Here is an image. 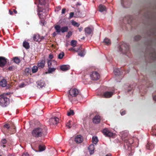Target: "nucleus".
Listing matches in <instances>:
<instances>
[{
  "label": "nucleus",
  "instance_id": "1",
  "mask_svg": "<svg viewBox=\"0 0 156 156\" xmlns=\"http://www.w3.org/2000/svg\"><path fill=\"white\" fill-rule=\"evenodd\" d=\"M48 0H39V5L37 6L38 15L40 19H43L47 16L46 10L48 8Z\"/></svg>",
  "mask_w": 156,
  "mask_h": 156
},
{
  "label": "nucleus",
  "instance_id": "2",
  "mask_svg": "<svg viewBox=\"0 0 156 156\" xmlns=\"http://www.w3.org/2000/svg\"><path fill=\"white\" fill-rule=\"evenodd\" d=\"M48 129L44 125H41L34 128L32 132L33 136L36 138L44 136L47 134Z\"/></svg>",
  "mask_w": 156,
  "mask_h": 156
},
{
  "label": "nucleus",
  "instance_id": "3",
  "mask_svg": "<svg viewBox=\"0 0 156 156\" xmlns=\"http://www.w3.org/2000/svg\"><path fill=\"white\" fill-rule=\"evenodd\" d=\"M124 141L125 142L124 144V146L126 149L127 147L126 152V156H129L133 155L134 151L132 148L131 145L133 143V140L132 139L128 140V138H126L124 140Z\"/></svg>",
  "mask_w": 156,
  "mask_h": 156
},
{
  "label": "nucleus",
  "instance_id": "4",
  "mask_svg": "<svg viewBox=\"0 0 156 156\" xmlns=\"http://www.w3.org/2000/svg\"><path fill=\"white\" fill-rule=\"evenodd\" d=\"M2 130L4 134H13L16 132V127L13 124L6 123L3 126Z\"/></svg>",
  "mask_w": 156,
  "mask_h": 156
},
{
  "label": "nucleus",
  "instance_id": "5",
  "mask_svg": "<svg viewBox=\"0 0 156 156\" xmlns=\"http://www.w3.org/2000/svg\"><path fill=\"white\" fill-rule=\"evenodd\" d=\"M0 97V105L2 107L6 106L9 103V99L4 94Z\"/></svg>",
  "mask_w": 156,
  "mask_h": 156
},
{
  "label": "nucleus",
  "instance_id": "6",
  "mask_svg": "<svg viewBox=\"0 0 156 156\" xmlns=\"http://www.w3.org/2000/svg\"><path fill=\"white\" fill-rule=\"evenodd\" d=\"M119 50L124 53L127 54L129 52V45L126 43L122 42L120 45L119 48Z\"/></svg>",
  "mask_w": 156,
  "mask_h": 156
},
{
  "label": "nucleus",
  "instance_id": "7",
  "mask_svg": "<svg viewBox=\"0 0 156 156\" xmlns=\"http://www.w3.org/2000/svg\"><path fill=\"white\" fill-rule=\"evenodd\" d=\"M54 28L57 34H59L61 32L62 33L67 32L69 30L68 27L67 26H64L61 27L59 25H55Z\"/></svg>",
  "mask_w": 156,
  "mask_h": 156
},
{
  "label": "nucleus",
  "instance_id": "8",
  "mask_svg": "<svg viewBox=\"0 0 156 156\" xmlns=\"http://www.w3.org/2000/svg\"><path fill=\"white\" fill-rule=\"evenodd\" d=\"M69 95H68V97L70 100L71 97H75L77 95H80L78 90L76 88L70 89L69 90Z\"/></svg>",
  "mask_w": 156,
  "mask_h": 156
},
{
  "label": "nucleus",
  "instance_id": "9",
  "mask_svg": "<svg viewBox=\"0 0 156 156\" xmlns=\"http://www.w3.org/2000/svg\"><path fill=\"white\" fill-rule=\"evenodd\" d=\"M44 37L40 36L39 34H35L33 35V40L37 42H40L42 40L44 39Z\"/></svg>",
  "mask_w": 156,
  "mask_h": 156
},
{
  "label": "nucleus",
  "instance_id": "10",
  "mask_svg": "<svg viewBox=\"0 0 156 156\" xmlns=\"http://www.w3.org/2000/svg\"><path fill=\"white\" fill-rule=\"evenodd\" d=\"M91 79L93 80H96L99 79L100 75L97 72H93L90 75Z\"/></svg>",
  "mask_w": 156,
  "mask_h": 156
},
{
  "label": "nucleus",
  "instance_id": "11",
  "mask_svg": "<svg viewBox=\"0 0 156 156\" xmlns=\"http://www.w3.org/2000/svg\"><path fill=\"white\" fill-rule=\"evenodd\" d=\"M8 59L5 58L0 56V67H3L5 66L7 62Z\"/></svg>",
  "mask_w": 156,
  "mask_h": 156
},
{
  "label": "nucleus",
  "instance_id": "12",
  "mask_svg": "<svg viewBox=\"0 0 156 156\" xmlns=\"http://www.w3.org/2000/svg\"><path fill=\"white\" fill-rule=\"evenodd\" d=\"M48 67H56L57 66V62L54 60H48Z\"/></svg>",
  "mask_w": 156,
  "mask_h": 156
},
{
  "label": "nucleus",
  "instance_id": "13",
  "mask_svg": "<svg viewBox=\"0 0 156 156\" xmlns=\"http://www.w3.org/2000/svg\"><path fill=\"white\" fill-rule=\"evenodd\" d=\"M102 133L106 136H113V133L109 131L107 128H105L102 130Z\"/></svg>",
  "mask_w": 156,
  "mask_h": 156
},
{
  "label": "nucleus",
  "instance_id": "14",
  "mask_svg": "<svg viewBox=\"0 0 156 156\" xmlns=\"http://www.w3.org/2000/svg\"><path fill=\"white\" fill-rule=\"evenodd\" d=\"M59 119L56 117L52 118L50 119L49 122L51 124L56 125L59 122Z\"/></svg>",
  "mask_w": 156,
  "mask_h": 156
},
{
  "label": "nucleus",
  "instance_id": "15",
  "mask_svg": "<svg viewBox=\"0 0 156 156\" xmlns=\"http://www.w3.org/2000/svg\"><path fill=\"white\" fill-rule=\"evenodd\" d=\"M83 140V138L81 135L76 136L75 138V141L77 144H80Z\"/></svg>",
  "mask_w": 156,
  "mask_h": 156
},
{
  "label": "nucleus",
  "instance_id": "16",
  "mask_svg": "<svg viewBox=\"0 0 156 156\" xmlns=\"http://www.w3.org/2000/svg\"><path fill=\"white\" fill-rule=\"evenodd\" d=\"M113 94V92L106 91L103 93V97L108 98L111 97Z\"/></svg>",
  "mask_w": 156,
  "mask_h": 156
},
{
  "label": "nucleus",
  "instance_id": "17",
  "mask_svg": "<svg viewBox=\"0 0 156 156\" xmlns=\"http://www.w3.org/2000/svg\"><path fill=\"white\" fill-rule=\"evenodd\" d=\"M93 122L96 124L100 123L101 121V117L99 115H96L93 119Z\"/></svg>",
  "mask_w": 156,
  "mask_h": 156
},
{
  "label": "nucleus",
  "instance_id": "18",
  "mask_svg": "<svg viewBox=\"0 0 156 156\" xmlns=\"http://www.w3.org/2000/svg\"><path fill=\"white\" fill-rule=\"evenodd\" d=\"M38 87H39L40 88H42L43 87H45L46 86L44 80H40L37 82Z\"/></svg>",
  "mask_w": 156,
  "mask_h": 156
},
{
  "label": "nucleus",
  "instance_id": "19",
  "mask_svg": "<svg viewBox=\"0 0 156 156\" xmlns=\"http://www.w3.org/2000/svg\"><path fill=\"white\" fill-rule=\"evenodd\" d=\"M84 31L86 35H89L93 32V30L90 27H87L85 29Z\"/></svg>",
  "mask_w": 156,
  "mask_h": 156
},
{
  "label": "nucleus",
  "instance_id": "20",
  "mask_svg": "<svg viewBox=\"0 0 156 156\" xmlns=\"http://www.w3.org/2000/svg\"><path fill=\"white\" fill-rule=\"evenodd\" d=\"M60 69L61 70L65 71L70 69V66L69 65H63L60 66Z\"/></svg>",
  "mask_w": 156,
  "mask_h": 156
},
{
  "label": "nucleus",
  "instance_id": "21",
  "mask_svg": "<svg viewBox=\"0 0 156 156\" xmlns=\"http://www.w3.org/2000/svg\"><path fill=\"white\" fill-rule=\"evenodd\" d=\"M154 147V145L153 143L148 142L146 145V148L147 149L151 150Z\"/></svg>",
  "mask_w": 156,
  "mask_h": 156
},
{
  "label": "nucleus",
  "instance_id": "22",
  "mask_svg": "<svg viewBox=\"0 0 156 156\" xmlns=\"http://www.w3.org/2000/svg\"><path fill=\"white\" fill-rule=\"evenodd\" d=\"M45 64V60H42L38 63L37 64L38 67L40 68H42L44 66Z\"/></svg>",
  "mask_w": 156,
  "mask_h": 156
},
{
  "label": "nucleus",
  "instance_id": "23",
  "mask_svg": "<svg viewBox=\"0 0 156 156\" xmlns=\"http://www.w3.org/2000/svg\"><path fill=\"white\" fill-rule=\"evenodd\" d=\"M88 150L90 154H93L94 152V147L93 144L90 145L88 147Z\"/></svg>",
  "mask_w": 156,
  "mask_h": 156
},
{
  "label": "nucleus",
  "instance_id": "24",
  "mask_svg": "<svg viewBox=\"0 0 156 156\" xmlns=\"http://www.w3.org/2000/svg\"><path fill=\"white\" fill-rule=\"evenodd\" d=\"M7 85V81L5 79H3L0 81V85L2 87H5Z\"/></svg>",
  "mask_w": 156,
  "mask_h": 156
},
{
  "label": "nucleus",
  "instance_id": "25",
  "mask_svg": "<svg viewBox=\"0 0 156 156\" xmlns=\"http://www.w3.org/2000/svg\"><path fill=\"white\" fill-rule=\"evenodd\" d=\"M99 11L101 12H102L104 11H106V7L102 5L101 4L99 5Z\"/></svg>",
  "mask_w": 156,
  "mask_h": 156
},
{
  "label": "nucleus",
  "instance_id": "26",
  "mask_svg": "<svg viewBox=\"0 0 156 156\" xmlns=\"http://www.w3.org/2000/svg\"><path fill=\"white\" fill-rule=\"evenodd\" d=\"M23 46L26 49H29L30 48L29 44L26 41H24L23 43Z\"/></svg>",
  "mask_w": 156,
  "mask_h": 156
},
{
  "label": "nucleus",
  "instance_id": "27",
  "mask_svg": "<svg viewBox=\"0 0 156 156\" xmlns=\"http://www.w3.org/2000/svg\"><path fill=\"white\" fill-rule=\"evenodd\" d=\"M25 74L27 75H28L29 74H31V70L29 68H26L25 69Z\"/></svg>",
  "mask_w": 156,
  "mask_h": 156
},
{
  "label": "nucleus",
  "instance_id": "28",
  "mask_svg": "<svg viewBox=\"0 0 156 156\" xmlns=\"http://www.w3.org/2000/svg\"><path fill=\"white\" fill-rule=\"evenodd\" d=\"M104 42L105 44L107 45H109L111 44L110 40L108 38H105L104 41Z\"/></svg>",
  "mask_w": 156,
  "mask_h": 156
},
{
  "label": "nucleus",
  "instance_id": "29",
  "mask_svg": "<svg viewBox=\"0 0 156 156\" xmlns=\"http://www.w3.org/2000/svg\"><path fill=\"white\" fill-rule=\"evenodd\" d=\"M93 143L96 144L98 141V137L97 136H93L92 138Z\"/></svg>",
  "mask_w": 156,
  "mask_h": 156
},
{
  "label": "nucleus",
  "instance_id": "30",
  "mask_svg": "<svg viewBox=\"0 0 156 156\" xmlns=\"http://www.w3.org/2000/svg\"><path fill=\"white\" fill-rule=\"evenodd\" d=\"M55 67H48V72L49 73H51L53 72H54L56 70V68Z\"/></svg>",
  "mask_w": 156,
  "mask_h": 156
},
{
  "label": "nucleus",
  "instance_id": "31",
  "mask_svg": "<svg viewBox=\"0 0 156 156\" xmlns=\"http://www.w3.org/2000/svg\"><path fill=\"white\" fill-rule=\"evenodd\" d=\"M114 72L116 76H118L120 74V72L119 68H117L114 69Z\"/></svg>",
  "mask_w": 156,
  "mask_h": 156
},
{
  "label": "nucleus",
  "instance_id": "32",
  "mask_svg": "<svg viewBox=\"0 0 156 156\" xmlns=\"http://www.w3.org/2000/svg\"><path fill=\"white\" fill-rule=\"evenodd\" d=\"M7 142V140L5 139H3L1 140V145L4 148L5 147V145L4 144H6Z\"/></svg>",
  "mask_w": 156,
  "mask_h": 156
},
{
  "label": "nucleus",
  "instance_id": "33",
  "mask_svg": "<svg viewBox=\"0 0 156 156\" xmlns=\"http://www.w3.org/2000/svg\"><path fill=\"white\" fill-rule=\"evenodd\" d=\"M45 146L44 145H40L39 146V149L40 151H43L45 150Z\"/></svg>",
  "mask_w": 156,
  "mask_h": 156
},
{
  "label": "nucleus",
  "instance_id": "34",
  "mask_svg": "<svg viewBox=\"0 0 156 156\" xmlns=\"http://www.w3.org/2000/svg\"><path fill=\"white\" fill-rule=\"evenodd\" d=\"M78 55L81 57H83L84 56L85 54L84 53V51L83 50H81L80 51H79V48L78 49Z\"/></svg>",
  "mask_w": 156,
  "mask_h": 156
},
{
  "label": "nucleus",
  "instance_id": "35",
  "mask_svg": "<svg viewBox=\"0 0 156 156\" xmlns=\"http://www.w3.org/2000/svg\"><path fill=\"white\" fill-rule=\"evenodd\" d=\"M71 45L73 47H75L77 44V41L75 40H72L71 41Z\"/></svg>",
  "mask_w": 156,
  "mask_h": 156
},
{
  "label": "nucleus",
  "instance_id": "36",
  "mask_svg": "<svg viewBox=\"0 0 156 156\" xmlns=\"http://www.w3.org/2000/svg\"><path fill=\"white\" fill-rule=\"evenodd\" d=\"M74 114V113L73 110L70 109L69 110V111H68L67 112V115L69 116L71 115H73Z\"/></svg>",
  "mask_w": 156,
  "mask_h": 156
},
{
  "label": "nucleus",
  "instance_id": "37",
  "mask_svg": "<svg viewBox=\"0 0 156 156\" xmlns=\"http://www.w3.org/2000/svg\"><path fill=\"white\" fill-rule=\"evenodd\" d=\"M64 55V54L63 52H62L59 53L58 56V58L59 59H62Z\"/></svg>",
  "mask_w": 156,
  "mask_h": 156
},
{
  "label": "nucleus",
  "instance_id": "38",
  "mask_svg": "<svg viewBox=\"0 0 156 156\" xmlns=\"http://www.w3.org/2000/svg\"><path fill=\"white\" fill-rule=\"evenodd\" d=\"M13 60L14 62H15V63L16 64H18L20 63V59L17 57H15L14 58H13Z\"/></svg>",
  "mask_w": 156,
  "mask_h": 156
},
{
  "label": "nucleus",
  "instance_id": "39",
  "mask_svg": "<svg viewBox=\"0 0 156 156\" xmlns=\"http://www.w3.org/2000/svg\"><path fill=\"white\" fill-rule=\"evenodd\" d=\"M72 121L70 120H69L66 124V127H67L69 129L71 127V123L72 122Z\"/></svg>",
  "mask_w": 156,
  "mask_h": 156
},
{
  "label": "nucleus",
  "instance_id": "40",
  "mask_svg": "<svg viewBox=\"0 0 156 156\" xmlns=\"http://www.w3.org/2000/svg\"><path fill=\"white\" fill-rule=\"evenodd\" d=\"M152 134L156 136V128L155 127H153L152 129Z\"/></svg>",
  "mask_w": 156,
  "mask_h": 156
},
{
  "label": "nucleus",
  "instance_id": "41",
  "mask_svg": "<svg viewBox=\"0 0 156 156\" xmlns=\"http://www.w3.org/2000/svg\"><path fill=\"white\" fill-rule=\"evenodd\" d=\"M151 57L153 60H155L156 59V53L154 51L151 55Z\"/></svg>",
  "mask_w": 156,
  "mask_h": 156
},
{
  "label": "nucleus",
  "instance_id": "42",
  "mask_svg": "<svg viewBox=\"0 0 156 156\" xmlns=\"http://www.w3.org/2000/svg\"><path fill=\"white\" fill-rule=\"evenodd\" d=\"M38 70V68L37 66H33L32 68V72L33 73H36Z\"/></svg>",
  "mask_w": 156,
  "mask_h": 156
},
{
  "label": "nucleus",
  "instance_id": "43",
  "mask_svg": "<svg viewBox=\"0 0 156 156\" xmlns=\"http://www.w3.org/2000/svg\"><path fill=\"white\" fill-rule=\"evenodd\" d=\"M72 34V32L71 31H69L68 32L67 34L66 35V37L68 38H69Z\"/></svg>",
  "mask_w": 156,
  "mask_h": 156
},
{
  "label": "nucleus",
  "instance_id": "44",
  "mask_svg": "<svg viewBox=\"0 0 156 156\" xmlns=\"http://www.w3.org/2000/svg\"><path fill=\"white\" fill-rule=\"evenodd\" d=\"M80 16L81 14L80 12L79 11H78L76 12L75 14V16H74V17L77 18L80 17Z\"/></svg>",
  "mask_w": 156,
  "mask_h": 156
},
{
  "label": "nucleus",
  "instance_id": "45",
  "mask_svg": "<svg viewBox=\"0 0 156 156\" xmlns=\"http://www.w3.org/2000/svg\"><path fill=\"white\" fill-rule=\"evenodd\" d=\"M72 23L73 25L77 27H79L80 25L78 23L75 21H73Z\"/></svg>",
  "mask_w": 156,
  "mask_h": 156
},
{
  "label": "nucleus",
  "instance_id": "46",
  "mask_svg": "<svg viewBox=\"0 0 156 156\" xmlns=\"http://www.w3.org/2000/svg\"><path fill=\"white\" fill-rule=\"evenodd\" d=\"M141 38V37L140 35H137L134 37V39L136 41H138L140 40Z\"/></svg>",
  "mask_w": 156,
  "mask_h": 156
},
{
  "label": "nucleus",
  "instance_id": "47",
  "mask_svg": "<svg viewBox=\"0 0 156 156\" xmlns=\"http://www.w3.org/2000/svg\"><path fill=\"white\" fill-rule=\"evenodd\" d=\"M120 113L122 115H123L126 114V111L125 110H121L120 111Z\"/></svg>",
  "mask_w": 156,
  "mask_h": 156
},
{
  "label": "nucleus",
  "instance_id": "48",
  "mask_svg": "<svg viewBox=\"0 0 156 156\" xmlns=\"http://www.w3.org/2000/svg\"><path fill=\"white\" fill-rule=\"evenodd\" d=\"M74 15V13L73 12H71L69 14V18H71L73 17Z\"/></svg>",
  "mask_w": 156,
  "mask_h": 156
},
{
  "label": "nucleus",
  "instance_id": "49",
  "mask_svg": "<svg viewBox=\"0 0 156 156\" xmlns=\"http://www.w3.org/2000/svg\"><path fill=\"white\" fill-rule=\"evenodd\" d=\"M69 51H75L76 52H78V50H75V48H70L69 49Z\"/></svg>",
  "mask_w": 156,
  "mask_h": 156
},
{
  "label": "nucleus",
  "instance_id": "50",
  "mask_svg": "<svg viewBox=\"0 0 156 156\" xmlns=\"http://www.w3.org/2000/svg\"><path fill=\"white\" fill-rule=\"evenodd\" d=\"M54 58L53 55L52 54H50L48 56V58L50 59H52Z\"/></svg>",
  "mask_w": 156,
  "mask_h": 156
},
{
  "label": "nucleus",
  "instance_id": "51",
  "mask_svg": "<svg viewBox=\"0 0 156 156\" xmlns=\"http://www.w3.org/2000/svg\"><path fill=\"white\" fill-rule=\"evenodd\" d=\"M25 86V84L24 83H21L19 85V87H20V88H22V87H24Z\"/></svg>",
  "mask_w": 156,
  "mask_h": 156
},
{
  "label": "nucleus",
  "instance_id": "52",
  "mask_svg": "<svg viewBox=\"0 0 156 156\" xmlns=\"http://www.w3.org/2000/svg\"><path fill=\"white\" fill-rule=\"evenodd\" d=\"M124 1V0H121V4L123 7H126L125 5V3Z\"/></svg>",
  "mask_w": 156,
  "mask_h": 156
},
{
  "label": "nucleus",
  "instance_id": "53",
  "mask_svg": "<svg viewBox=\"0 0 156 156\" xmlns=\"http://www.w3.org/2000/svg\"><path fill=\"white\" fill-rule=\"evenodd\" d=\"M66 9L65 8H63L62 10V14H64L65 13Z\"/></svg>",
  "mask_w": 156,
  "mask_h": 156
},
{
  "label": "nucleus",
  "instance_id": "54",
  "mask_svg": "<svg viewBox=\"0 0 156 156\" xmlns=\"http://www.w3.org/2000/svg\"><path fill=\"white\" fill-rule=\"evenodd\" d=\"M22 156H29V155L27 153H24Z\"/></svg>",
  "mask_w": 156,
  "mask_h": 156
},
{
  "label": "nucleus",
  "instance_id": "55",
  "mask_svg": "<svg viewBox=\"0 0 156 156\" xmlns=\"http://www.w3.org/2000/svg\"><path fill=\"white\" fill-rule=\"evenodd\" d=\"M78 29H79V31L80 32L83 30V27H80Z\"/></svg>",
  "mask_w": 156,
  "mask_h": 156
},
{
  "label": "nucleus",
  "instance_id": "56",
  "mask_svg": "<svg viewBox=\"0 0 156 156\" xmlns=\"http://www.w3.org/2000/svg\"><path fill=\"white\" fill-rule=\"evenodd\" d=\"M9 13L11 15H13V12L11 11L10 10H9Z\"/></svg>",
  "mask_w": 156,
  "mask_h": 156
},
{
  "label": "nucleus",
  "instance_id": "57",
  "mask_svg": "<svg viewBox=\"0 0 156 156\" xmlns=\"http://www.w3.org/2000/svg\"><path fill=\"white\" fill-rule=\"evenodd\" d=\"M126 134H126H126H124V135H123V136H122V139L124 141V140L125 139H126V138H125V139H123V137H124V138H125V137H124V136H125V135H126Z\"/></svg>",
  "mask_w": 156,
  "mask_h": 156
},
{
  "label": "nucleus",
  "instance_id": "58",
  "mask_svg": "<svg viewBox=\"0 0 156 156\" xmlns=\"http://www.w3.org/2000/svg\"><path fill=\"white\" fill-rule=\"evenodd\" d=\"M126 134H126H126H124V135H123V136H122V139L124 141V140L125 139H126V138H125V139H123V137H124V138H125V137H124V136H125V135H126Z\"/></svg>",
  "mask_w": 156,
  "mask_h": 156
},
{
  "label": "nucleus",
  "instance_id": "59",
  "mask_svg": "<svg viewBox=\"0 0 156 156\" xmlns=\"http://www.w3.org/2000/svg\"><path fill=\"white\" fill-rule=\"evenodd\" d=\"M12 67H11H11H9L8 68V69L9 70H12Z\"/></svg>",
  "mask_w": 156,
  "mask_h": 156
},
{
  "label": "nucleus",
  "instance_id": "60",
  "mask_svg": "<svg viewBox=\"0 0 156 156\" xmlns=\"http://www.w3.org/2000/svg\"><path fill=\"white\" fill-rule=\"evenodd\" d=\"M153 99L154 100L156 101V95L153 97Z\"/></svg>",
  "mask_w": 156,
  "mask_h": 156
},
{
  "label": "nucleus",
  "instance_id": "61",
  "mask_svg": "<svg viewBox=\"0 0 156 156\" xmlns=\"http://www.w3.org/2000/svg\"><path fill=\"white\" fill-rule=\"evenodd\" d=\"M128 18H130L129 16H126L125 17V18L124 19V20H125V19H127Z\"/></svg>",
  "mask_w": 156,
  "mask_h": 156
},
{
  "label": "nucleus",
  "instance_id": "62",
  "mask_svg": "<svg viewBox=\"0 0 156 156\" xmlns=\"http://www.w3.org/2000/svg\"><path fill=\"white\" fill-rule=\"evenodd\" d=\"M13 12L15 14H16L17 13V11L15 9H13Z\"/></svg>",
  "mask_w": 156,
  "mask_h": 156
},
{
  "label": "nucleus",
  "instance_id": "63",
  "mask_svg": "<svg viewBox=\"0 0 156 156\" xmlns=\"http://www.w3.org/2000/svg\"><path fill=\"white\" fill-rule=\"evenodd\" d=\"M106 156H112V155L111 154L109 153V154H107L106 155Z\"/></svg>",
  "mask_w": 156,
  "mask_h": 156
},
{
  "label": "nucleus",
  "instance_id": "64",
  "mask_svg": "<svg viewBox=\"0 0 156 156\" xmlns=\"http://www.w3.org/2000/svg\"><path fill=\"white\" fill-rule=\"evenodd\" d=\"M81 5V4H80L79 2H77V4H76V5Z\"/></svg>",
  "mask_w": 156,
  "mask_h": 156
}]
</instances>
